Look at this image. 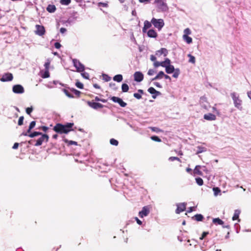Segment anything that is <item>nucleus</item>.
I'll return each mask as SVG.
<instances>
[{"mask_svg": "<svg viewBox=\"0 0 251 251\" xmlns=\"http://www.w3.org/2000/svg\"><path fill=\"white\" fill-rule=\"evenodd\" d=\"M28 136L30 138H33L35 136L41 135V136L36 140V143L34 144L35 146H41L44 142H48L49 139V136L46 134H43L42 132L34 131L32 133H27V132H23L21 136Z\"/></svg>", "mask_w": 251, "mask_h": 251, "instance_id": "obj_1", "label": "nucleus"}, {"mask_svg": "<svg viewBox=\"0 0 251 251\" xmlns=\"http://www.w3.org/2000/svg\"><path fill=\"white\" fill-rule=\"evenodd\" d=\"M74 123H67L66 125H63L61 124H56L53 127V129L56 132L59 134H67L70 131L73 130L72 127Z\"/></svg>", "mask_w": 251, "mask_h": 251, "instance_id": "obj_2", "label": "nucleus"}, {"mask_svg": "<svg viewBox=\"0 0 251 251\" xmlns=\"http://www.w3.org/2000/svg\"><path fill=\"white\" fill-rule=\"evenodd\" d=\"M231 96L233 100V103L235 107L237 109L241 110L242 109V100L239 98L238 95H237L235 93L233 92L231 94Z\"/></svg>", "mask_w": 251, "mask_h": 251, "instance_id": "obj_3", "label": "nucleus"}, {"mask_svg": "<svg viewBox=\"0 0 251 251\" xmlns=\"http://www.w3.org/2000/svg\"><path fill=\"white\" fill-rule=\"evenodd\" d=\"M159 12L166 11L168 9L167 4L163 0H154Z\"/></svg>", "mask_w": 251, "mask_h": 251, "instance_id": "obj_4", "label": "nucleus"}, {"mask_svg": "<svg viewBox=\"0 0 251 251\" xmlns=\"http://www.w3.org/2000/svg\"><path fill=\"white\" fill-rule=\"evenodd\" d=\"M151 23L158 30H160L164 25V21L162 19H156L153 18L151 20Z\"/></svg>", "mask_w": 251, "mask_h": 251, "instance_id": "obj_5", "label": "nucleus"}, {"mask_svg": "<svg viewBox=\"0 0 251 251\" xmlns=\"http://www.w3.org/2000/svg\"><path fill=\"white\" fill-rule=\"evenodd\" d=\"M74 66L76 68V70L78 72H82L84 70V66L80 61L76 59L73 60Z\"/></svg>", "mask_w": 251, "mask_h": 251, "instance_id": "obj_6", "label": "nucleus"}, {"mask_svg": "<svg viewBox=\"0 0 251 251\" xmlns=\"http://www.w3.org/2000/svg\"><path fill=\"white\" fill-rule=\"evenodd\" d=\"M87 104L92 108L94 109H98L99 108H102L104 107V105L102 104L94 101V100L87 101Z\"/></svg>", "mask_w": 251, "mask_h": 251, "instance_id": "obj_7", "label": "nucleus"}, {"mask_svg": "<svg viewBox=\"0 0 251 251\" xmlns=\"http://www.w3.org/2000/svg\"><path fill=\"white\" fill-rule=\"evenodd\" d=\"M111 100L114 102L118 103L119 105L122 107H125L127 105L126 102H124L121 98L119 97L113 96L111 98Z\"/></svg>", "mask_w": 251, "mask_h": 251, "instance_id": "obj_8", "label": "nucleus"}, {"mask_svg": "<svg viewBox=\"0 0 251 251\" xmlns=\"http://www.w3.org/2000/svg\"><path fill=\"white\" fill-rule=\"evenodd\" d=\"M150 213V208L148 206H145L143 207L142 210L139 212V216L142 218L148 216Z\"/></svg>", "mask_w": 251, "mask_h": 251, "instance_id": "obj_9", "label": "nucleus"}, {"mask_svg": "<svg viewBox=\"0 0 251 251\" xmlns=\"http://www.w3.org/2000/svg\"><path fill=\"white\" fill-rule=\"evenodd\" d=\"M36 30L35 33L39 36H42L45 34V29L43 25H36Z\"/></svg>", "mask_w": 251, "mask_h": 251, "instance_id": "obj_10", "label": "nucleus"}, {"mask_svg": "<svg viewBox=\"0 0 251 251\" xmlns=\"http://www.w3.org/2000/svg\"><path fill=\"white\" fill-rule=\"evenodd\" d=\"M13 91L15 93L22 94L24 93V89L22 85L17 84L13 87Z\"/></svg>", "mask_w": 251, "mask_h": 251, "instance_id": "obj_11", "label": "nucleus"}, {"mask_svg": "<svg viewBox=\"0 0 251 251\" xmlns=\"http://www.w3.org/2000/svg\"><path fill=\"white\" fill-rule=\"evenodd\" d=\"M144 78L143 74L140 72H136L134 74V79L135 81L141 82Z\"/></svg>", "mask_w": 251, "mask_h": 251, "instance_id": "obj_12", "label": "nucleus"}, {"mask_svg": "<svg viewBox=\"0 0 251 251\" xmlns=\"http://www.w3.org/2000/svg\"><path fill=\"white\" fill-rule=\"evenodd\" d=\"M186 204L184 202L180 203L177 205V208L176 210V212L177 214H179L180 213L184 211L186 209Z\"/></svg>", "mask_w": 251, "mask_h": 251, "instance_id": "obj_13", "label": "nucleus"}, {"mask_svg": "<svg viewBox=\"0 0 251 251\" xmlns=\"http://www.w3.org/2000/svg\"><path fill=\"white\" fill-rule=\"evenodd\" d=\"M13 78V76L12 74L11 73H6L1 78V80L2 81H11Z\"/></svg>", "mask_w": 251, "mask_h": 251, "instance_id": "obj_14", "label": "nucleus"}, {"mask_svg": "<svg viewBox=\"0 0 251 251\" xmlns=\"http://www.w3.org/2000/svg\"><path fill=\"white\" fill-rule=\"evenodd\" d=\"M148 91L152 95V97L153 99H155L157 96L161 94L160 92L156 91L153 87H150Z\"/></svg>", "mask_w": 251, "mask_h": 251, "instance_id": "obj_15", "label": "nucleus"}, {"mask_svg": "<svg viewBox=\"0 0 251 251\" xmlns=\"http://www.w3.org/2000/svg\"><path fill=\"white\" fill-rule=\"evenodd\" d=\"M203 118L207 121H215L216 119V116L212 113L204 114Z\"/></svg>", "mask_w": 251, "mask_h": 251, "instance_id": "obj_16", "label": "nucleus"}, {"mask_svg": "<svg viewBox=\"0 0 251 251\" xmlns=\"http://www.w3.org/2000/svg\"><path fill=\"white\" fill-rule=\"evenodd\" d=\"M168 50L165 48H161L160 50H157L156 52V55L160 56L162 54H163L164 56H166L168 54Z\"/></svg>", "mask_w": 251, "mask_h": 251, "instance_id": "obj_17", "label": "nucleus"}, {"mask_svg": "<svg viewBox=\"0 0 251 251\" xmlns=\"http://www.w3.org/2000/svg\"><path fill=\"white\" fill-rule=\"evenodd\" d=\"M152 23L151 22L148 21H145L144 23V27L142 28V31L143 33H146L147 30L150 28L151 26Z\"/></svg>", "mask_w": 251, "mask_h": 251, "instance_id": "obj_18", "label": "nucleus"}, {"mask_svg": "<svg viewBox=\"0 0 251 251\" xmlns=\"http://www.w3.org/2000/svg\"><path fill=\"white\" fill-rule=\"evenodd\" d=\"M147 35L149 37L151 38H156L157 36V33L155 30L151 29H150L148 32Z\"/></svg>", "mask_w": 251, "mask_h": 251, "instance_id": "obj_19", "label": "nucleus"}, {"mask_svg": "<svg viewBox=\"0 0 251 251\" xmlns=\"http://www.w3.org/2000/svg\"><path fill=\"white\" fill-rule=\"evenodd\" d=\"M166 72L167 74H171L175 71V69L173 65H170L165 67Z\"/></svg>", "mask_w": 251, "mask_h": 251, "instance_id": "obj_20", "label": "nucleus"}, {"mask_svg": "<svg viewBox=\"0 0 251 251\" xmlns=\"http://www.w3.org/2000/svg\"><path fill=\"white\" fill-rule=\"evenodd\" d=\"M240 210L238 209H236L234 211V213L233 215V216L232 217V220L235 221L236 220H238V221L239 222L240 220L239 219V216L240 214Z\"/></svg>", "mask_w": 251, "mask_h": 251, "instance_id": "obj_21", "label": "nucleus"}, {"mask_svg": "<svg viewBox=\"0 0 251 251\" xmlns=\"http://www.w3.org/2000/svg\"><path fill=\"white\" fill-rule=\"evenodd\" d=\"M201 168V166L200 165H197L195 167L194 170V174L198 175L200 176L202 175V172L200 170Z\"/></svg>", "mask_w": 251, "mask_h": 251, "instance_id": "obj_22", "label": "nucleus"}, {"mask_svg": "<svg viewBox=\"0 0 251 251\" xmlns=\"http://www.w3.org/2000/svg\"><path fill=\"white\" fill-rule=\"evenodd\" d=\"M56 8L54 5L53 4H49L47 7V10L50 13H53L55 12Z\"/></svg>", "mask_w": 251, "mask_h": 251, "instance_id": "obj_23", "label": "nucleus"}, {"mask_svg": "<svg viewBox=\"0 0 251 251\" xmlns=\"http://www.w3.org/2000/svg\"><path fill=\"white\" fill-rule=\"evenodd\" d=\"M212 222L215 225H222L224 224V222L219 218L213 219Z\"/></svg>", "mask_w": 251, "mask_h": 251, "instance_id": "obj_24", "label": "nucleus"}, {"mask_svg": "<svg viewBox=\"0 0 251 251\" xmlns=\"http://www.w3.org/2000/svg\"><path fill=\"white\" fill-rule=\"evenodd\" d=\"M165 74L163 71H160L158 74L156 75V76L152 79V80H156L158 79H161L163 77H164Z\"/></svg>", "mask_w": 251, "mask_h": 251, "instance_id": "obj_25", "label": "nucleus"}, {"mask_svg": "<svg viewBox=\"0 0 251 251\" xmlns=\"http://www.w3.org/2000/svg\"><path fill=\"white\" fill-rule=\"evenodd\" d=\"M36 125V121H32L29 126L26 132L27 133H29L31 132V130Z\"/></svg>", "mask_w": 251, "mask_h": 251, "instance_id": "obj_26", "label": "nucleus"}, {"mask_svg": "<svg viewBox=\"0 0 251 251\" xmlns=\"http://www.w3.org/2000/svg\"><path fill=\"white\" fill-rule=\"evenodd\" d=\"M123 76L122 75H117L113 77V80L115 81L120 82L123 80Z\"/></svg>", "mask_w": 251, "mask_h": 251, "instance_id": "obj_27", "label": "nucleus"}, {"mask_svg": "<svg viewBox=\"0 0 251 251\" xmlns=\"http://www.w3.org/2000/svg\"><path fill=\"white\" fill-rule=\"evenodd\" d=\"M195 220L197 221H202L203 219V216L201 214H197L194 216L193 217Z\"/></svg>", "mask_w": 251, "mask_h": 251, "instance_id": "obj_28", "label": "nucleus"}, {"mask_svg": "<svg viewBox=\"0 0 251 251\" xmlns=\"http://www.w3.org/2000/svg\"><path fill=\"white\" fill-rule=\"evenodd\" d=\"M183 38L188 44H190L192 42V38L187 35H183Z\"/></svg>", "mask_w": 251, "mask_h": 251, "instance_id": "obj_29", "label": "nucleus"}, {"mask_svg": "<svg viewBox=\"0 0 251 251\" xmlns=\"http://www.w3.org/2000/svg\"><path fill=\"white\" fill-rule=\"evenodd\" d=\"M162 63V67H165L168 65H170L171 64V60L169 58H166L165 61L161 62Z\"/></svg>", "mask_w": 251, "mask_h": 251, "instance_id": "obj_30", "label": "nucleus"}, {"mask_svg": "<svg viewBox=\"0 0 251 251\" xmlns=\"http://www.w3.org/2000/svg\"><path fill=\"white\" fill-rule=\"evenodd\" d=\"M129 90V87L127 84L124 83L122 85V90L123 92H127Z\"/></svg>", "mask_w": 251, "mask_h": 251, "instance_id": "obj_31", "label": "nucleus"}, {"mask_svg": "<svg viewBox=\"0 0 251 251\" xmlns=\"http://www.w3.org/2000/svg\"><path fill=\"white\" fill-rule=\"evenodd\" d=\"M50 64V60L49 59H47L46 62L44 64V67L45 68V70H49Z\"/></svg>", "mask_w": 251, "mask_h": 251, "instance_id": "obj_32", "label": "nucleus"}, {"mask_svg": "<svg viewBox=\"0 0 251 251\" xmlns=\"http://www.w3.org/2000/svg\"><path fill=\"white\" fill-rule=\"evenodd\" d=\"M41 77L43 78H46L50 77V73L49 70H45L43 74L41 75Z\"/></svg>", "mask_w": 251, "mask_h": 251, "instance_id": "obj_33", "label": "nucleus"}, {"mask_svg": "<svg viewBox=\"0 0 251 251\" xmlns=\"http://www.w3.org/2000/svg\"><path fill=\"white\" fill-rule=\"evenodd\" d=\"M174 73L173 75V76L176 78H177L178 77L179 75L180 74V70L179 69H176L175 71L174 72Z\"/></svg>", "mask_w": 251, "mask_h": 251, "instance_id": "obj_34", "label": "nucleus"}, {"mask_svg": "<svg viewBox=\"0 0 251 251\" xmlns=\"http://www.w3.org/2000/svg\"><path fill=\"white\" fill-rule=\"evenodd\" d=\"M188 56L189 57V62L193 64H195L196 62L195 57L191 54H188Z\"/></svg>", "mask_w": 251, "mask_h": 251, "instance_id": "obj_35", "label": "nucleus"}, {"mask_svg": "<svg viewBox=\"0 0 251 251\" xmlns=\"http://www.w3.org/2000/svg\"><path fill=\"white\" fill-rule=\"evenodd\" d=\"M196 181L197 183L199 186H201L203 184V181L202 179L201 178V177H197V178H196Z\"/></svg>", "mask_w": 251, "mask_h": 251, "instance_id": "obj_36", "label": "nucleus"}, {"mask_svg": "<svg viewBox=\"0 0 251 251\" xmlns=\"http://www.w3.org/2000/svg\"><path fill=\"white\" fill-rule=\"evenodd\" d=\"M213 191L214 192V194L215 196H217L221 192V190L218 187H214L213 188Z\"/></svg>", "mask_w": 251, "mask_h": 251, "instance_id": "obj_37", "label": "nucleus"}, {"mask_svg": "<svg viewBox=\"0 0 251 251\" xmlns=\"http://www.w3.org/2000/svg\"><path fill=\"white\" fill-rule=\"evenodd\" d=\"M71 2V0H60V3L62 5H69Z\"/></svg>", "mask_w": 251, "mask_h": 251, "instance_id": "obj_38", "label": "nucleus"}, {"mask_svg": "<svg viewBox=\"0 0 251 251\" xmlns=\"http://www.w3.org/2000/svg\"><path fill=\"white\" fill-rule=\"evenodd\" d=\"M110 143L111 145L114 146H117L119 144L118 141L114 138H112L110 140Z\"/></svg>", "mask_w": 251, "mask_h": 251, "instance_id": "obj_39", "label": "nucleus"}, {"mask_svg": "<svg viewBox=\"0 0 251 251\" xmlns=\"http://www.w3.org/2000/svg\"><path fill=\"white\" fill-rule=\"evenodd\" d=\"M64 141L66 142V143H68V144L69 145H77V142H75V141H69L67 139H65L64 140Z\"/></svg>", "mask_w": 251, "mask_h": 251, "instance_id": "obj_40", "label": "nucleus"}, {"mask_svg": "<svg viewBox=\"0 0 251 251\" xmlns=\"http://www.w3.org/2000/svg\"><path fill=\"white\" fill-rule=\"evenodd\" d=\"M169 160L171 161H174L175 160H177L179 161V162H181V160L177 157H174V156H171L169 157Z\"/></svg>", "mask_w": 251, "mask_h": 251, "instance_id": "obj_41", "label": "nucleus"}, {"mask_svg": "<svg viewBox=\"0 0 251 251\" xmlns=\"http://www.w3.org/2000/svg\"><path fill=\"white\" fill-rule=\"evenodd\" d=\"M151 138L152 140L156 142H160L161 141V140L158 136H152L151 137Z\"/></svg>", "mask_w": 251, "mask_h": 251, "instance_id": "obj_42", "label": "nucleus"}, {"mask_svg": "<svg viewBox=\"0 0 251 251\" xmlns=\"http://www.w3.org/2000/svg\"><path fill=\"white\" fill-rule=\"evenodd\" d=\"M72 91L74 92V93L77 97H79L80 95V94H81V92L78 91V90H77L75 89H72Z\"/></svg>", "mask_w": 251, "mask_h": 251, "instance_id": "obj_43", "label": "nucleus"}, {"mask_svg": "<svg viewBox=\"0 0 251 251\" xmlns=\"http://www.w3.org/2000/svg\"><path fill=\"white\" fill-rule=\"evenodd\" d=\"M63 91L65 95L68 97L69 98H73V96L66 89H64Z\"/></svg>", "mask_w": 251, "mask_h": 251, "instance_id": "obj_44", "label": "nucleus"}, {"mask_svg": "<svg viewBox=\"0 0 251 251\" xmlns=\"http://www.w3.org/2000/svg\"><path fill=\"white\" fill-rule=\"evenodd\" d=\"M24 117V116H21L18 120V124L19 126H22L23 125Z\"/></svg>", "mask_w": 251, "mask_h": 251, "instance_id": "obj_45", "label": "nucleus"}, {"mask_svg": "<svg viewBox=\"0 0 251 251\" xmlns=\"http://www.w3.org/2000/svg\"><path fill=\"white\" fill-rule=\"evenodd\" d=\"M209 234L208 232H203L202 235L201 237H200V239L202 240H203L208 234Z\"/></svg>", "mask_w": 251, "mask_h": 251, "instance_id": "obj_46", "label": "nucleus"}, {"mask_svg": "<svg viewBox=\"0 0 251 251\" xmlns=\"http://www.w3.org/2000/svg\"><path fill=\"white\" fill-rule=\"evenodd\" d=\"M75 85L77 88L79 89H82L83 88V84L79 81L76 82Z\"/></svg>", "mask_w": 251, "mask_h": 251, "instance_id": "obj_47", "label": "nucleus"}, {"mask_svg": "<svg viewBox=\"0 0 251 251\" xmlns=\"http://www.w3.org/2000/svg\"><path fill=\"white\" fill-rule=\"evenodd\" d=\"M103 79L105 81H109L111 80V77L108 75H103Z\"/></svg>", "mask_w": 251, "mask_h": 251, "instance_id": "obj_48", "label": "nucleus"}, {"mask_svg": "<svg viewBox=\"0 0 251 251\" xmlns=\"http://www.w3.org/2000/svg\"><path fill=\"white\" fill-rule=\"evenodd\" d=\"M33 111V108L32 106L27 107L26 108V112L28 115H30L31 113Z\"/></svg>", "mask_w": 251, "mask_h": 251, "instance_id": "obj_49", "label": "nucleus"}, {"mask_svg": "<svg viewBox=\"0 0 251 251\" xmlns=\"http://www.w3.org/2000/svg\"><path fill=\"white\" fill-rule=\"evenodd\" d=\"M151 130L152 131L156 132H159L161 131V129H160L159 128L156 127H151Z\"/></svg>", "mask_w": 251, "mask_h": 251, "instance_id": "obj_50", "label": "nucleus"}, {"mask_svg": "<svg viewBox=\"0 0 251 251\" xmlns=\"http://www.w3.org/2000/svg\"><path fill=\"white\" fill-rule=\"evenodd\" d=\"M81 75L84 78L89 79V75L87 73H86V72L82 73H81Z\"/></svg>", "mask_w": 251, "mask_h": 251, "instance_id": "obj_51", "label": "nucleus"}, {"mask_svg": "<svg viewBox=\"0 0 251 251\" xmlns=\"http://www.w3.org/2000/svg\"><path fill=\"white\" fill-rule=\"evenodd\" d=\"M153 65L155 67H158L159 66H162V62H159L158 61H155L153 63Z\"/></svg>", "mask_w": 251, "mask_h": 251, "instance_id": "obj_52", "label": "nucleus"}, {"mask_svg": "<svg viewBox=\"0 0 251 251\" xmlns=\"http://www.w3.org/2000/svg\"><path fill=\"white\" fill-rule=\"evenodd\" d=\"M184 35H187L188 36L189 34H191V30H190V29L189 28H187L184 29Z\"/></svg>", "mask_w": 251, "mask_h": 251, "instance_id": "obj_53", "label": "nucleus"}, {"mask_svg": "<svg viewBox=\"0 0 251 251\" xmlns=\"http://www.w3.org/2000/svg\"><path fill=\"white\" fill-rule=\"evenodd\" d=\"M204 102H207V99L205 97H201L200 98V103L202 104Z\"/></svg>", "mask_w": 251, "mask_h": 251, "instance_id": "obj_54", "label": "nucleus"}, {"mask_svg": "<svg viewBox=\"0 0 251 251\" xmlns=\"http://www.w3.org/2000/svg\"><path fill=\"white\" fill-rule=\"evenodd\" d=\"M133 96L138 100L142 98L141 95L140 94H138V93H134L133 94Z\"/></svg>", "mask_w": 251, "mask_h": 251, "instance_id": "obj_55", "label": "nucleus"}, {"mask_svg": "<svg viewBox=\"0 0 251 251\" xmlns=\"http://www.w3.org/2000/svg\"><path fill=\"white\" fill-rule=\"evenodd\" d=\"M154 73H155V71L153 70L150 69L148 71V75H153L154 74Z\"/></svg>", "mask_w": 251, "mask_h": 251, "instance_id": "obj_56", "label": "nucleus"}, {"mask_svg": "<svg viewBox=\"0 0 251 251\" xmlns=\"http://www.w3.org/2000/svg\"><path fill=\"white\" fill-rule=\"evenodd\" d=\"M39 129H42L44 132H46L49 128L46 126H42Z\"/></svg>", "mask_w": 251, "mask_h": 251, "instance_id": "obj_57", "label": "nucleus"}, {"mask_svg": "<svg viewBox=\"0 0 251 251\" xmlns=\"http://www.w3.org/2000/svg\"><path fill=\"white\" fill-rule=\"evenodd\" d=\"M36 140H35V139H31V140L28 141V143L30 145H34V144L36 143Z\"/></svg>", "mask_w": 251, "mask_h": 251, "instance_id": "obj_58", "label": "nucleus"}, {"mask_svg": "<svg viewBox=\"0 0 251 251\" xmlns=\"http://www.w3.org/2000/svg\"><path fill=\"white\" fill-rule=\"evenodd\" d=\"M61 44L58 42H56L54 44V47L55 48L58 49L61 47Z\"/></svg>", "mask_w": 251, "mask_h": 251, "instance_id": "obj_59", "label": "nucleus"}, {"mask_svg": "<svg viewBox=\"0 0 251 251\" xmlns=\"http://www.w3.org/2000/svg\"><path fill=\"white\" fill-rule=\"evenodd\" d=\"M19 144L18 143H14V145L12 147V149L16 150L19 147Z\"/></svg>", "mask_w": 251, "mask_h": 251, "instance_id": "obj_60", "label": "nucleus"}, {"mask_svg": "<svg viewBox=\"0 0 251 251\" xmlns=\"http://www.w3.org/2000/svg\"><path fill=\"white\" fill-rule=\"evenodd\" d=\"M151 0H139V1L141 3H147L150 2Z\"/></svg>", "mask_w": 251, "mask_h": 251, "instance_id": "obj_61", "label": "nucleus"}, {"mask_svg": "<svg viewBox=\"0 0 251 251\" xmlns=\"http://www.w3.org/2000/svg\"><path fill=\"white\" fill-rule=\"evenodd\" d=\"M135 220H136L137 223L139 225H141L142 224V222L141 220H140L137 217L135 218Z\"/></svg>", "mask_w": 251, "mask_h": 251, "instance_id": "obj_62", "label": "nucleus"}, {"mask_svg": "<svg viewBox=\"0 0 251 251\" xmlns=\"http://www.w3.org/2000/svg\"><path fill=\"white\" fill-rule=\"evenodd\" d=\"M150 59L152 61L155 62L156 59V58L154 55H151Z\"/></svg>", "mask_w": 251, "mask_h": 251, "instance_id": "obj_63", "label": "nucleus"}, {"mask_svg": "<svg viewBox=\"0 0 251 251\" xmlns=\"http://www.w3.org/2000/svg\"><path fill=\"white\" fill-rule=\"evenodd\" d=\"M60 31L61 33H64L66 31V29L64 27H61L60 29Z\"/></svg>", "mask_w": 251, "mask_h": 251, "instance_id": "obj_64", "label": "nucleus"}]
</instances>
